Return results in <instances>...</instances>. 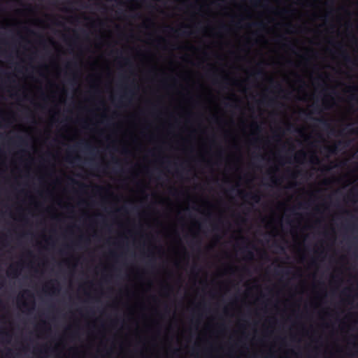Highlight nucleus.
I'll return each mask as SVG.
<instances>
[{
    "mask_svg": "<svg viewBox=\"0 0 358 358\" xmlns=\"http://www.w3.org/2000/svg\"><path fill=\"white\" fill-rule=\"evenodd\" d=\"M220 28H221L222 29H224V30H226V29H227V27H226L225 25H222V26L220 27Z\"/></svg>",
    "mask_w": 358,
    "mask_h": 358,
    "instance_id": "393cba45",
    "label": "nucleus"
},
{
    "mask_svg": "<svg viewBox=\"0 0 358 358\" xmlns=\"http://www.w3.org/2000/svg\"><path fill=\"white\" fill-rule=\"evenodd\" d=\"M1 305H2V303L0 301V306H1Z\"/></svg>",
    "mask_w": 358,
    "mask_h": 358,
    "instance_id": "a19ab883",
    "label": "nucleus"
},
{
    "mask_svg": "<svg viewBox=\"0 0 358 358\" xmlns=\"http://www.w3.org/2000/svg\"><path fill=\"white\" fill-rule=\"evenodd\" d=\"M18 139L20 141V143H25V141H24V139L22 137L19 136Z\"/></svg>",
    "mask_w": 358,
    "mask_h": 358,
    "instance_id": "412c9836",
    "label": "nucleus"
},
{
    "mask_svg": "<svg viewBox=\"0 0 358 358\" xmlns=\"http://www.w3.org/2000/svg\"><path fill=\"white\" fill-rule=\"evenodd\" d=\"M125 62H126V64H129V59H125Z\"/></svg>",
    "mask_w": 358,
    "mask_h": 358,
    "instance_id": "2f4dec72",
    "label": "nucleus"
},
{
    "mask_svg": "<svg viewBox=\"0 0 358 358\" xmlns=\"http://www.w3.org/2000/svg\"><path fill=\"white\" fill-rule=\"evenodd\" d=\"M252 125H255L257 127V129H259V127L257 124L256 122L255 123H252Z\"/></svg>",
    "mask_w": 358,
    "mask_h": 358,
    "instance_id": "bb28decb",
    "label": "nucleus"
},
{
    "mask_svg": "<svg viewBox=\"0 0 358 358\" xmlns=\"http://www.w3.org/2000/svg\"><path fill=\"white\" fill-rule=\"evenodd\" d=\"M292 307L294 306V285L292 284ZM294 316V309L292 308V317ZM294 326V324L292 323V327ZM294 341V334H292V342Z\"/></svg>",
    "mask_w": 358,
    "mask_h": 358,
    "instance_id": "dca6fc26",
    "label": "nucleus"
},
{
    "mask_svg": "<svg viewBox=\"0 0 358 358\" xmlns=\"http://www.w3.org/2000/svg\"><path fill=\"white\" fill-rule=\"evenodd\" d=\"M23 306H24V307H27V303H23Z\"/></svg>",
    "mask_w": 358,
    "mask_h": 358,
    "instance_id": "72a5a7b5",
    "label": "nucleus"
},
{
    "mask_svg": "<svg viewBox=\"0 0 358 358\" xmlns=\"http://www.w3.org/2000/svg\"><path fill=\"white\" fill-rule=\"evenodd\" d=\"M309 162L312 164H317L320 162V159L315 153L313 152L310 154L309 157Z\"/></svg>",
    "mask_w": 358,
    "mask_h": 358,
    "instance_id": "6e6552de",
    "label": "nucleus"
},
{
    "mask_svg": "<svg viewBox=\"0 0 358 358\" xmlns=\"http://www.w3.org/2000/svg\"><path fill=\"white\" fill-rule=\"evenodd\" d=\"M350 143V141H339L331 146L325 147L324 150L329 155L336 154L340 150L341 146L348 147L349 146Z\"/></svg>",
    "mask_w": 358,
    "mask_h": 358,
    "instance_id": "7ed1b4c3",
    "label": "nucleus"
},
{
    "mask_svg": "<svg viewBox=\"0 0 358 358\" xmlns=\"http://www.w3.org/2000/svg\"><path fill=\"white\" fill-rule=\"evenodd\" d=\"M346 213L350 214L349 211H345Z\"/></svg>",
    "mask_w": 358,
    "mask_h": 358,
    "instance_id": "ea45409f",
    "label": "nucleus"
},
{
    "mask_svg": "<svg viewBox=\"0 0 358 358\" xmlns=\"http://www.w3.org/2000/svg\"><path fill=\"white\" fill-rule=\"evenodd\" d=\"M1 278V277L0 276V279ZM3 285V280H0V286L2 287Z\"/></svg>",
    "mask_w": 358,
    "mask_h": 358,
    "instance_id": "a878e982",
    "label": "nucleus"
},
{
    "mask_svg": "<svg viewBox=\"0 0 358 358\" xmlns=\"http://www.w3.org/2000/svg\"><path fill=\"white\" fill-rule=\"evenodd\" d=\"M348 90H349V91H350V92H352V91H353V92H357V91H358V87H355V86H350V87H348Z\"/></svg>",
    "mask_w": 358,
    "mask_h": 358,
    "instance_id": "a211bd4d",
    "label": "nucleus"
},
{
    "mask_svg": "<svg viewBox=\"0 0 358 358\" xmlns=\"http://www.w3.org/2000/svg\"><path fill=\"white\" fill-rule=\"evenodd\" d=\"M265 358H267V357H265Z\"/></svg>",
    "mask_w": 358,
    "mask_h": 358,
    "instance_id": "79ce46f5",
    "label": "nucleus"
},
{
    "mask_svg": "<svg viewBox=\"0 0 358 358\" xmlns=\"http://www.w3.org/2000/svg\"><path fill=\"white\" fill-rule=\"evenodd\" d=\"M343 58L344 61L347 63H352L353 62L351 57L345 51L343 53Z\"/></svg>",
    "mask_w": 358,
    "mask_h": 358,
    "instance_id": "9b49d317",
    "label": "nucleus"
},
{
    "mask_svg": "<svg viewBox=\"0 0 358 358\" xmlns=\"http://www.w3.org/2000/svg\"><path fill=\"white\" fill-rule=\"evenodd\" d=\"M259 141V138H256V139H255V140H254V141H255V142H257V141Z\"/></svg>",
    "mask_w": 358,
    "mask_h": 358,
    "instance_id": "f704fd0d",
    "label": "nucleus"
},
{
    "mask_svg": "<svg viewBox=\"0 0 358 358\" xmlns=\"http://www.w3.org/2000/svg\"><path fill=\"white\" fill-rule=\"evenodd\" d=\"M71 181L73 183V184H78L79 185V186L80 187L81 189H84V188H86L87 187V185H85V184L83 183H79L77 180H74L73 178H70Z\"/></svg>",
    "mask_w": 358,
    "mask_h": 358,
    "instance_id": "4468645a",
    "label": "nucleus"
},
{
    "mask_svg": "<svg viewBox=\"0 0 358 358\" xmlns=\"http://www.w3.org/2000/svg\"><path fill=\"white\" fill-rule=\"evenodd\" d=\"M252 1H254V2H255V3H257V2H260V1H261V0H252Z\"/></svg>",
    "mask_w": 358,
    "mask_h": 358,
    "instance_id": "473e14b6",
    "label": "nucleus"
},
{
    "mask_svg": "<svg viewBox=\"0 0 358 358\" xmlns=\"http://www.w3.org/2000/svg\"><path fill=\"white\" fill-rule=\"evenodd\" d=\"M168 27L171 31H174V32H177V31H178V30L174 29H173V27Z\"/></svg>",
    "mask_w": 358,
    "mask_h": 358,
    "instance_id": "4be33fe9",
    "label": "nucleus"
},
{
    "mask_svg": "<svg viewBox=\"0 0 358 358\" xmlns=\"http://www.w3.org/2000/svg\"><path fill=\"white\" fill-rule=\"evenodd\" d=\"M84 148L85 150H90V152L93 150L88 143H84Z\"/></svg>",
    "mask_w": 358,
    "mask_h": 358,
    "instance_id": "f3484780",
    "label": "nucleus"
},
{
    "mask_svg": "<svg viewBox=\"0 0 358 358\" xmlns=\"http://www.w3.org/2000/svg\"><path fill=\"white\" fill-rule=\"evenodd\" d=\"M315 263V260L311 261V264H314Z\"/></svg>",
    "mask_w": 358,
    "mask_h": 358,
    "instance_id": "c9c22d12",
    "label": "nucleus"
},
{
    "mask_svg": "<svg viewBox=\"0 0 358 358\" xmlns=\"http://www.w3.org/2000/svg\"><path fill=\"white\" fill-rule=\"evenodd\" d=\"M251 25L253 26V27L259 28V29H263V28L265 27V24L262 22H254Z\"/></svg>",
    "mask_w": 358,
    "mask_h": 358,
    "instance_id": "f8f14e48",
    "label": "nucleus"
},
{
    "mask_svg": "<svg viewBox=\"0 0 358 358\" xmlns=\"http://www.w3.org/2000/svg\"><path fill=\"white\" fill-rule=\"evenodd\" d=\"M122 152H123L124 153H125V154H127V153H128V150H127V149H124V150H122Z\"/></svg>",
    "mask_w": 358,
    "mask_h": 358,
    "instance_id": "cd10ccee",
    "label": "nucleus"
},
{
    "mask_svg": "<svg viewBox=\"0 0 358 358\" xmlns=\"http://www.w3.org/2000/svg\"><path fill=\"white\" fill-rule=\"evenodd\" d=\"M315 120H317V122L323 124L324 125H325L327 127H329V123L327 122L326 120H324L323 118H317V119H315Z\"/></svg>",
    "mask_w": 358,
    "mask_h": 358,
    "instance_id": "2eb2a0df",
    "label": "nucleus"
},
{
    "mask_svg": "<svg viewBox=\"0 0 358 358\" xmlns=\"http://www.w3.org/2000/svg\"><path fill=\"white\" fill-rule=\"evenodd\" d=\"M336 45H337V47H338V48H340V49H342V48H343V46H342V45H341V43H336Z\"/></svg>",
    "mask_w": 358,
    "mask_h": 358,
    "instance_id": "5701e85b",
    "label": "nucleus"
},
{
    "mask_svg": "<svg viewBox=\"0 0 358 358\" xmlns=\"http://www.w3.org/2000/svg\"><path fill=\"white\" fill-rule=\"evenodd\" d=\"M277 168L271 167L267 173L266 176L263 178L262 182L264 185L268 187H273L278 185L280 182L278 176L277 175Z\"/></svg>",
    "mask_w": 358,
    "mask_h": 358,
    "instance_id": "f03ea898",
    "label": "nucleus"
},
{
    "mask_svg": "<svg viewBox=\"0 0 358 358\" xmlns=\"http://www.w3.org/2000/svg\"><path fill=\"white\" fill-rule=\"evenodd\" d=\"M307 201H308V203H307L308 205H310L311 203V201H315L314 200H308Z\"/></svg>",
    "mask_w": 358,
    "mask_h": 358,
    "instance_id": "7c9ffc66",
    "label": "nucleus"
},
{
    "mask_svg": "<svg viewBox=\"0 0 358 358\" xmlns=\"http://www.w3.org/2000/svg\"><path fill=\"white\" fill-rule=\"evenodd\" d=\"M214 119H215V120H216V121H217V120H218L217 117H215H215H214Z\"/></svg>",
    "mask_w": 358,
    "mask_h": 358,
    "instance_id": "4c0bfd02",
    "label": "nucleus"
},
{
    "mask_svg": "<svg viewBox=\"0 0 358 358\" xmlns=\"http://www.w3.org/2000/svg\"><path fill=\"white\" fill-rule=\"evenodd\" d=\"M3 336H6V337H8V338H10V335L8 333H7V332H4V331L1 332V334H0V336H1V338H3Z\"/></svg>",
    "mask_w": 358,
    "mask_h": 358,
    "instance_id": "6ab92c4d",
    "label": "nucleus"
},
{
    "mask_svg": "<svg viewBox=\"0 0 358 358\" xmlns=\"http://www.w3.org/2000/svg\"><path fill=\"white\" fill-rule=\"evenodd\" d=\"M310 110L303 111V114L305 115L307 119H313L312 115L313 114H320L322 112L321 106L317 102H315L310 105Z\"/></svg>",
    "mask_w": 358,
    "mask_h": 358,
    "instance_id": "20e7f679",
    "label": "nucleus"
},
{
    "mask_svg": "<svg viewBox=\"0 0 358 358\" xmlns=\"http://www.w3.org/2000/svg\"><path fill=\"white\" fill-rule=\"evenodd\" d=\"M356 98H357V97H356V96H355V95H354V94H352V95H351V96H350V99H351L352 100H355V99H356Z\"/></svg>",
    "mask_w": 358,
    "mask_h": 358,
    "instance_id": "b1692460",
    "label": "nucleus"
},
{
    "mask_svg": "<svg viewBox=\"0 0 358 358\" xmlns=\"http://www.w3.org/2000/svg\"><path fill=\"white\" fill-rule=\"evenodd\" d=\"M294 152V143H292V162L294 161V159L295 158ZM292 202H293V201H297L294 199L295 192L294 191V189L296 187V182H295L296 175H295V173L294 172V169H292ZM294 215V206H292V215Z\"/></svg>",
    "mask_w": 358,
    "mask_h": 358,
    "instance_id": "423d86ee",
    "label": "nucleus"
},
{
    "mask_svg": "<svg viewBox=\"0 0 358 358\" xmlns=\"http://www.w3.org/2000/svg\"><path fill=\"white\" fill-rule=\"evenodd\" d=\"M24 294H27L29 296L33 297L32 294H31V292L29 290H25Z\"/></svg>",
    "mask_w": 358,
    "mask_h": 358,
    "instance_id": "aec40b11",
    "label": "nucleus"
},
{
    "mask_svg": "<svg viewBox=\"0 0 358 358\" xmlns=\"http://www.w3.org/2000/svg\"><path fill=\"white\" fill-rule=\"evenodd\" d=\"M294 1L292 0V22H294V16L295 12H296L295 8H294ZM294 34H295V26H294V23H292V57L295 54V40L294 38ZM294 60L292 59V134L294 133V131H296L295 123L294 121V115L295 114L294 101L295 99L294 92H296V91H294V77L295 76V73L294 71Z\"/></svg>",
    "mask_w": 358,
    "mask_h": 358,
    "instance_id": "f257e3e1",
    "label": "nucleus"
},
{
    "mask_svg": "<svg viewBox=\"0 0 358 358\" xmlns=\"http://www.w3.org/2000/svg\"><path fill=\"white\" fill-rule=\"evenodd\" d=\"M292 357H294V350H293V349H292Z\"/></svg>",
    "mask_w": 358,
    "mask_h": 358,
    "instance_id": "e433bc0d",
    "label": "nucleus"
},
{
    "mask_svg": "<svg viewBox=\"0 0 358 358\" xmlns=\"http://www.w3.org/2000/svg\"><path fill=\"white\" fill-rule=\"evenodd\" d=\"M294 226L292 225V254L294 253ZM294 268H295V267L294 265V257L292 256V280L294 279Z\"/></svg>",
    "mask_w": 358,
    "mask_h": 358,
    "instance_id": "1a4fd4ad",
    "label": "nucleus"
},
{
    "mask_svg": "<svg viewBox=\"0 0 358 358\" xmlns=\"http://www.w3.org/2000/svg\"><path fill=\"white\" fill-rule=\"evenodd\" d=\"M96 189H98L99 190H102V189H103V187H98V186H97V187H96Z\"/></svg>",
    "mask_w": 358,
    "mask_h": 358,
    "instance_id": "c85d7f7f",
    "label": "nucleus"
},
{
    "mask_svg": "<svg viewBox=\"0 0 358 358\" xmlns=\"http://www.w3.org/2000/svg\"><path fill=\"white\" fill-rule=\"evenodd\" d=\"M10 271L13 274V277H17L19 274L18 270L13 266L10 267Z\"/></svg>",
    "mask_w": 358,
    "mask_h": 358,
    "instance_id": "ddd939ff",
    "label": "nucleus"
},
{
    "mask_svg": "<svg viewBox=\"0 0 358 358\" xmlns=\"http://www.w3.org/2000/svg\"><path fill=\"white\" fill-rule=\"evenodd\" d=\"M262 63H258L257 64V66L259 67L258 69H257L255 72H254V76L255 77H262L264 76H265V71H264V69L262 68Z\"/></svg>",
    "mask_w": 358,
    "mask_h": 358,
    "instance_id": "0eeeda50",
    "label": "nucleus"
},
{
    "mask_svg": "<svg viewBox=\"0 0 358 358\" xmlns=\"http://www.w3.org/2000/svg\"><path fill=\"white\" fill-rule=\"evenodd\" d=\"M239 194L243 196V198L244 199H249L252 201H253L255 203H257L260 201V197L259 195L257 193H252V192H247L240 190Z\"/></svg>",
    "mask_w": 358,
    "mask_h": 358,
    "instance_id": "39448f33",
    "label": "nucleus"
},
{
    "mask_svg": "<svg viewBox=\"0 0 358 358\" xmlns=\"http://www.w3.org/2000/svg\"><path fill=\"white\" fill-rule=\"evenodd\" d=\"M252 248L253 249H255V245H252Z\"/></svg>",
    "mask_w": 358,
    "mask_h": 358,
    "instance_id": "58836bf2",
    "label": "nucleus"
},
{
    "mask_svg": "<svg viewBox=\"0 0 358 358\" xmlns=\"http://www.w3.org/2000/svg\"><path fill=\"white\" fill-rule=\"evenodd\" d=\"M244 252H246V258L249 260H252L254 259V252L250 250H243Z\"/></svg>",
    "mask_w": 358,
    "mask_h": 358,
    "instance_id": "9d476101",
    "label": "nucleus"
},
{
    "mask_svg": "<svg viewBox=\"0 0 358 358\" xmlns=\"http://www.w3.org/2000/svg\"><path fill=\"white\" fill-rule=\"evenodd\" d=\"M122 98H127V93H125V94L122 96Z\"/></svg>",
    "mask_w": 358,
    "mask_h": 358,
    "instance_id": "c756f323",
    "label": "nucleus"
}]
</instances>
